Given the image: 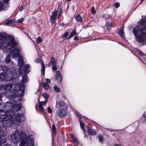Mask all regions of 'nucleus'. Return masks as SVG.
Returning <instances> with one entry per match:
<instances>
[{
    "label": "nucleus",
    "instance_id": "nucleus-1",
    "mask_svg": "<svg viewBox=\"0 0 146 146\" xmlns=\"http://www.w3.org/2000/svg\"><path fill=\"white\" fill-rule=\"evenodd\" d=\"M133 32L137 41L139 43L145 42L146 43V19H141L133 28Z\"/></svg>",
    "mask_w": 146,
    "mask_h": 146
},
{
    "label": "nucleus",
    "instance_id": "nucleus-2",
    "mask_svg": "<svg viewBox=\"0 0 146 146\" xmlns=\"http://www.w3.org/2000/svg\"><path fill=\"white\" fill-rule=\"evenodd\" d=\"M10 104L11 105V107L13 109H14V111L15 110L18 113L17 115L15 113L11 115L10 113V127L12 125L15 124L16 125H19L20 122L21 121H23L25 119V117L23 114L19 113V111L20 110L21 108L22 105L20 103H14L13 104L10 102Z\"/></svg>",
    "mask_w": 146,
    "mask_h": 146
},
{
    "label": "nucleus",
    "instance_id": "nucleus-3",
    "mask_svg": "<svg viewBox=\"0 0 146 146\" xmlns=\"http://www.w3.org/2000/svg\"><path fill=\"white\" fill-rule=\"evenodd\" d=\"M21 50V47H15L13 49L10 48V55L12 56L13 58H18V64L19 66V68L18 69L19 75H21L22 74L21 68L23 64V58L20 54Z\"/></svg>",
    "mask_w": 146,
    "mask_h": 146
},
{
    "label": "nucleus",
    "instance_id": "nucleus-4",
    "mask_svg": "<svg viewBox=\"0 0 146 146\" xmlns=\"http://www.w3.org/2000/svg\"><path fill=\"white\" fill-rule=\"evenodd\" d=\"M11 138L14 139L16 141H18L20 139L21 140L19 143V146H24L27 140V137L26 134L23 132L19 133V131L16 130L11 135Z\"/></svg>",
    "mask_w": 146,
    "mask_h": 146
},
{
    "label": "nucleus",
    "instance_id": "nucleus-5",
    "mask_svg": "<svg viewBox=\"0 0 146 146\" xmlns=\"http://www.w3.org/2000/svg\"><path fill=\"white\" fill-rule=\"evenodd\" d=\"M1 112L0 113V122H2L3 125L0 126V128L1 129V132L5 134L7 131L6 127L9 126V124L8 123H9V120H8L9 113L6 110Z\"/></svg>",
    "mask_w": 146,
    "mask_h": 146
},
{
    "label": "nucleus",
    "instance_id": "nucleus-6",
    "mask_svg": "<svg viewBox=\"0 0 146 146\" xmlns=\"http://www.w3.org/2000/svg\"><path fill=\"white\" fill-rule=\"evenodd\" d=\"M9 70V67L8 66L0 65V71L3 72V73H0V81L4 80L6 81H9V75L6 73Z\"/></svg>",
    "mask_w": 146,
    "mask_h": 146
},
{
    "label": "nucleus",
    "instance_id": "nucleus-7",
    "mask_svg": "<svg viewBox=\"0 0 146 146\" xmlns=\"http://www.w3.org/2000/svg\"><path fill=\"white\" fill-rule=\"evenodd\" d=\"M17 82H16V83ZM25 86L23 84H15L14 88L11 93H15V92L19 93V91H20L21 95H23L25 91Z\"/></svg>",
    "mask_w": 146,
    "mask_h": 146
},
{
    "label": "nucleus",
    "instance_id": "nucleus-8",
    "mask_svg": "<svg viewBox=\"0 0 146 146\" xmlns=\"http://www.w3.org/2000/svg\"><path fill=\"white\" fill-rule=\"evenodd\" d=\"M10 47L12 48V49L15 47H20L18 40H16L13 36L11 35H10Z\"/></svg>",
    "mask_w": 146,
    "mask_h": 146
},
{
    "label": "nucleus",
    "instance_id": "nucleus-9",
    "mask_svg": "<svg viewBox=\"0 0 146 146\" xmlns=\"http://www.w3.org/2000/svg\"><path fill=\"white\" fill-rule=\"evenodd\" d=\"M12 94L10 97V100L13 101L15 102H18L20 101L21 100V97L23 95H21V93L15 92V93H12Z\"/></svg>",
    "mask_w": 146,
    "mask_h": 146
},
{
    "label": "nucleus",
    "instance_id": "nucleus-10",
    "mask_svg": "<svg viewBox=\"0 0 146 146\" xmlns=\"http://www.w3.org/2000/svg\"><path fill=\"white\" fill-rule=\"evenodd\" d=\"M11 74V77L10 79V82L11 80H14L18 77L17 72V70L15 68H10V74Z\"/></svg>",
    "mask_w": 146,
    "mask_h": 146
},
{
    "label": "nucleus",
    "instance_id": "nucleus-11",
    "mask_svg": "<svg viewBox=\"0 0 146 146\" xmlns=\"http://www.w3.org/2000/svg\"><path fill=\"white\" fill-rule=\"evenodd\" d=\"M7 111V112H9V102H8L5 104H3L0 103V112H4V111Z\"/></svg>",
    "mask_w": 146,
    "mask_h": 146
},
{
    "label": "nucleus",
    "instance_id": "nucleus-12",
    "mask_svg": "<svg viewBox=\"0 0 146 146\" xmlns=\"http://www.w3.org/2000/svg\"><path fill=\"white\" fill-rule=\"evenodd\" d=\"M56 114L59 116L64 117L67 114V109H58L56 111Z\"/></svg>",
    "mask_w": 146,
    "mask_h": 146
},
{
    "label": "nucleus",
    "instance_id": "nucleus-13",
    "mask_svg": "<svg viewBox=\"0 0 146 146\" xmlns=\"http://www.w3.org/2000/svg\"><path fill=\"white\" fill-rule=\"evenodd\" d=\"M0 40L5 42H9V35L3 33H0Z\"/></svg>",
    "mask_w": 146,
    "mask_h": 146
},
{
    "label": "nucleus",
    "instance_id": "nucleus-14",
    "mask_svg": "<svg viewBox=\"0 0 146 146\" xmlns=\"http://www.w3.org/2000/svg\"><path fill=\"white\" fill-rule=\"evenodd\" d=\"M0 90H4V94H7V95L8 93L9 92V84H8L6 85H0Z\"/></svg>",
    "mask_w": 146,
    "mask_h": 146
},
{
    "label": "nucleus",
    "instance_id": "nucleus-15",
    "mask_svg": "<svg viewBox=\"0 0 146 146\" xmlns=\"http://www.w3.org/2000/svg\"><path fill=\"white\" fill-rule=\"evenodd\" d=\"M56 107L58 108L67 109L68 105L65 104L63 101H60L58 103H56Z\"/></svg>",
    "mask_w": 146,
    "mask_h": 146
},
{
    "label": "nucleus",
    "instance_id": "nucleus-16",
    "mask_svg": "<svg viewBox=\"0 0 146 146\" xmlns=\"http://www.w3.org/2000/svg\"><path fill=\"white\" fill-rule=\"evenodd\" d=\"M30 65L29 64H23L21 68V70L23 71V73L25 74H28L30 71Z\"/></svg>",
    "mask_w": 146,
    "mask_h": 146
},
{
    "label": "nucleus",
    "instance_id": "nucleus-17",
    "mask_svg": "<svg viewBox=\"0 0 146 146\" xmlns=\"http://www.w3.org/2000/svg\"><path fill=\"white\" fill-rule=\"evenodd\" d=\"M52 13V15L50 16V23L52 25L55 22L58 14V11H54Z\"/></svg>",
    "mask_w": 146,
    "mask_h": 146
},
{
    "label": "nucleus",
    "instance_id": "nucleus-18",
    "mask_svg": "<svg viewBox=\"0 0 146 146\" xmlns=\"http://www.w3.org/2000/svg\"><path fill=\"white\" fill-rule=\"evenodd\" d=\"M55 78L57 82L61 84L62 79V76L58 70H57L56 72Z\"/></svg>",
    "mask_w": 146,
    "mask_h": 146
},
{
    "label": "nucleus",
    "instance_id": "nucleus-19",
    "mask_svg": "<svg viewBox=\"0 0 146 146\" xmlns=\"http://www.w3.org/2000/svg\"><path fill=\"white\" fill-rule=\"evenodd\" d=\"M47 101L45 100L44 102H40L39 103L38 108H39L40 111L43 113H44V111L43 110V105H45L47 102Z\"/></svg>",
    "mask_w": 146,
    "mask_h": 146
},
{
    "label": "nucleus",
    "instance_id": "nucleus-20",
    "mask_svg": "<svg viewBox=\"0 0 146 146\" xmlns=\"http://www.w3.org/2000/svg\"><path fill=\"white\" fill-rule=\"evenodd\" d=\"M1 129L0 128V146L3 144L6 141V139L5 138L4 135H1Z\"/></svg>",
    "mask_w": 146,
    "mask_h": 146
},
{
    "label": "nucleus",
    "instance_id": "nucleus-21",
    "mask_svg": "<svg viewBox=\"0 0 146 146\" xmlns=\"http://www.w3.org/2000/svg\"><path fill=\"white\" fill-rule=\"evenodd\" d=\"M119 34L123 39L125 40L126 39L125 37V35L123 27H121V28L120 30L119 31Z\"/></svg>",
    "mask_w": 146,
    "mask_h": 146
},
{
    "label": "nucleus",
    "instance_id": "nucleus-22",
    "mask_svg": "<svg viewBox=\"0 0 146 146\" xmlns=\"http://www.w3.org/2000/svg\"><path fill=\"white\" fill-rule=\"evenodd\" d=\"M8 46H9V42H7V45L4 46L3 48V52L6 54L8 53L9 50V48L8 47Z\"/></svg>",
    "mask_w": 146,
    "mask_h": 146
},
{
    "label": "nucleus",
    "instance_id": "nucleus-23",
    "mask_svg": "<svg viewBox=\"0 0 146 146\" xmlns=\"http://www.w3.org/2000/svg\"><path fill=\"white\" fill-rule=\"evenodd\" d=\"M22 74L21 75V76H22V78L21 79V82L22 84H25L26 83L28 80V77L26 74H25L23 76H22Z\"/></svg>",
    "mask_w": 146,
    "mask_h": 146
},
{
    "label": "nucleus",
    "instance_id": "nucleus-24",
    "mask_svg": "<svg viewBox=\"0 0 146 146\" xmlns=\"http://www.w3.org/2000/svg\"><path fill=\"white\" fill-rule=\"evenodd\" d=\"M87 131L89 135H96V132L94 129H92L91 128H88V129Z\"/></svg>",
    "mask_w": 146,
    "mask_h": 146
},
{
    "label": "nucleus",
    "instance_id": "nucleus-25",
    "mask_svg": "<svg viewBox=\"0 0 146 146\" xmlns=\"http://www.w3.org/2000/svg\"><path fill=\"white\" fill-rule=\"evenodd\" d=\"M56 60H55L54 58L52 57H51L50 62L49 63V65L51 66L52 65H54L56 64Z\"/></svg>",
    "mask_w": 146,
    "mask_h": 146
},
{
    "label": "nucleus",
    "instance_id": "nucleus-26",
    "mask_svg": "<svg viewBox=\"0 0 146 146\" xmlns=\"http://www.w3.org/2000/svg\"><path fill=\"white\" fill-rule=\"evenodd\" d=\"M78 34L76 33V30H73L69 36L68 37V38H69L71 37H72L74 35H77Z\"/></svg>",
    "mask_w": 146,
    "mask_h": 146
},
{
    "label": "nucleus",
    "instance_id": "nucleus-27",
    "mask_svg": "<svg viewBox=\"0 0 146 146\" xmlns=\"http://www.w3.org/2000/svg\"><path fill=\"white\" fill-rule=\"evenodd\" d=\"M52 136L53 135H54V136H55L56 134V127L55 125H52Z\"/></svg>",
    "mask_w": 146,
    "mask_h": 146
},
{
    "label": "nucleus",
    "instance_id": "nucleus-28",
    "mask_svg": "<svg viewBox=\"0 0 146 146\" xmlns=\"http://www.w3.org/2000/svg\"><path fill=\"white\" fill-rule=\"evenodd\" d=\"M75 19L77 22H82V18L79 14H78L75 17Z\"/></svg>",
    "mask_w": 146,
    "mask_h": 146
},
{
    "label": "nucleus",
    "instance_id": "nucleus-29",
    "mask_svg": "<svg viewBox=\"0 0 146 146\" xmlns=\"http://www.w3.org/2000/svg\"><path fill=\"white\" fill-rule=\"evenodd\" d=\"M42 66V68L41 70V71L42 73L44 75L45 73V66L44 64L43 63V60H42L41 63Z\"/></svg>",
    "mask_w": 146,
    "mask_h": 146
},
{
    "label": "nucleus",
    "instance_id": "nucleus-30",
    "mask_svg": "<svg viewBox=\"0 0 146 146\" xmlns=\"http://www.w3.org/2000/svg\"><path fill=\"white\" fill-rule=\"evenodd\" d=\"M72 138L73 140V141L74 143L77 145L79 144V142L78 140L76 138V137L74 135H73L72 136Z\"/></svg>",
    "mask_w": 146,
    "mask_h": 146
},
{
    "label": "nucleus",
    "instance_id": "nucleus-31",
    "mask_svg": "<svg viewBox=\"0 0 146 146\" xmlns=\"http://www.w3.org/2000/svg\"><path fill=\"white\" fill-rule=\"evenodd\" d=\"M79 121L80 124V127L81 128L83 131H84L85 130L84 123H83L82 121H81V120H79Z\"/></svg>",
    "mask_w": 146,
    "mask_h": 146
},
{
    "label": "nucleus",
    "instance_id": "nucleus-32",
    "mask_svg": "<svg viewBox=\"0 0 146 146\" xmlns=\"http://www.w3.org/2000/svg\"><path fill=\"white\" fill-rule=\"evenodd\" d=\"M111 23L110 22L108 21L106 22V25L107 28L109 31L111 29Z\"/></svg>",
    "mask_w": 146,
    "mask_h": 146
},
{
    "label": "nucleus",
    "instance_id": "nucleus-33",
    "mask_svg": "<svg viewBox=\"0 0 146 146\" xmlns=\"http://www.w3.org/2000/svg\"><path fill=\"white\" fill-rule=\"evenodd\" d=\"M42 96L44 98L45 100L47 101L49 98L48 95L47 93H45L42 94Z\"/></svg>",
    "mask_w": 146,
    "mask_h": 146
},
{
    "label": "nucleus",
    "instance_id": "nucleus-34",
    "mask_svg": "<svg viewBox=\"0 0 146 146\" xmlns=\"http://www.w3.org/2000/svg\"><path fill=\"white\" fill-rule=\"evenodd\" d=\"M43 87L45 90H48L49 88V86L48 84L46 83H44L42 85Z\"/></svg>",
    "mask_w": 146,
    "mask_h": 146
},
{
    "label": "nucleus",
    "instance_id": "nucleus-35",
    "mask_svg": "<svg viewBox=\"0 0 146 146\" xmlns=\"http://www.w3.org/2000/svg\"><path fill=\"white\" fill-rule=\"evenodd\" d=\"M42 40L40 36L38 37L36 40V42L37 44H40L42 42Z\"/></svg>",
    "mask_w": 146,
    "mask_h": 146
},
{
    "label": "nucleus",
    "instance_id": "nucleus-36",
    "mask_svg": "<svg viewBox=\"0 0 146 146\" xmlns=\"http://www.w3.org/2000/svg\"><path fill=\"white\" fill-rule=\"evenodd\" d=\"M103 17L106 19H108L110 18V15L108 13L104 14L102 16Z\"/></svg>",
    "mask_w": 146,
    "mask_h": 146
},
{
    "label": "nucleus",
    "instance_id": "nucleus-37",
    "mask_svg": "<svg viewBox=\"0 0 146 146\" xmlns=\"http://www.w3.org/2000/svg\"><path fill=\"white\" fill-rule=\"evenodd\" d=\"M4 62L6 63H9V54H8L6 57L5 58L4 60Z\"/></svg>",
    "mask_w": 146,
    "mask_h": 146
},
{
    "label": "nucleus",
    "instance_id": "nucleus-38",
    "mask_svg": "<svg viewBox=\"0 0 146 146\" xmlns=\"http://www.w3.org/2000/svg\"><path fill=\"white\" fill-rule=\"evenodd\" d=\"M54 89L55 92H59L60 91V88H58L57 86H54Z\"/></svg>",
    "mask_w": 146,
    "mask_h": 146
},
{
    "label": "nucleus",
    "instance_id": "nucleus-39",
    "mask_svg": "<svg viewBox=\"0 0 146 146\" xmlns=\"http://www.w3.org/2000/svg\"><path fill=\"white\" fill-rule=\"evenodd\" d=\"M98 138L99 142H101L103 140V137L102 135H99L98 137Z\"/></svg>",
    "mask_w": 146,
    "mask_h": 146
},
{
    "label": "nucleus",
    "instance_id": "nucleus-40",
    "mask_svg": "<svg viewBox=\"0 0 146 146\" xmlns=\"http://www.w3.org/2000/svg\"><path fill=\"white\" fill-rule=\"evenodd\" d=\"M25 21V19L23 18H22L18 20L17 21V23H21Z\"/></svg>",
    "mask_w": 146,
    "mask_h": 146
},
{
    "label": "nucleus",
    "instance_id": "nucleus-41",
    "mask_svg": "<svg viewBox=\"0 0 146 146\" xmlns=\"http://www.w3.org/2000/svg\"><path fill=\"white\" fill-rule=\"evenodd\" d=\"M76 114L77 116L79 118L78 119V120L79 121L81 120V119H82V115L80 114L78 112H76Z\"/></svg>",
    "mask_w": 146,
    "mask_h": 146
},
{
    "label": "nucleus",
    "instance_id": "nucleus-42",
    "mask_svg": "<svg viewBox=\"0 0 146 146\" xmlns=\"http://www.w3.org/2000/svg\"><path fill=\"white\" fill-rule=\"evenodd\" d=\"M15 16L14 17L13 19H10V25L11 23H12L15 22L17 23L16 21L15 20Z\"/></svg>",
    "mask_w": 146,
    "mask_h": 146
},
{
    "label": "nucleus",
    "instance_id": "nucleus-43",
    "mask_svg": "<svg viewBox=\"0 0 146 146\" xmlns=\"http://www.w3.org/2000/svg\"><path fill=\"white\" fill-rule=\"evenodd\" d=\"M68 35V33L67 32H65L62 36V38H65Z\"/></svg>",
    "mask_w": 146,
    "mask_h": 146
},
{
    "label": "nucleus",
    "instance_id": "nucleus-44",
    "mask_svg": "<svg viewBox=\"0 0 146 146\" xmlns=\"http://www.w3.org/2000/svg\"><path fill=\"white\" fill-rule=\"evenodd\" d=\"M30 141L31 142L30 144V146H35L34 144V141L32 139H30Z\"/></svg>",
    "mask_w": 146,
    "mask_h": 146
},
{
    "label": "nucleus",
    "instance_id": "nucleus-45",
    "mask_svg": "<svg viewBox=\"0 0 146 146\" xmlns=\"http://www.w3.org/2000/svg\"><path fill=\"white\" fill-rule=\"evenodd\" d=\"M91 12L92 14H94L96 13V11L94 7H92L91 9Z\"/></svg>",
    "mask_w": 146,
    "mask_h": 146
},
{
    "label": "nucleus",
    "instance_id": "nucleus-46",
    "mask_svg": "<svg viewBox=\"0 0 146 146\" xmlns=\"http://www.w3.org/2000/svg\"><path fill=\"white\" fill-rule=\"evenodd\" d=\"M114 5L116 8H117L120 6V4L119 3L116 2L115 3Z\"/></svg>",
    "mask_w": 146,
    "mask_h": 146
},
{
    "label": "nucleus",
    "instance_id": "nucleus-47",
    "mask_svg": "<svg viewBox=\"0 0 146 146\" xmlns=\"http://www.w3.org/2000/svg\"><path fill=\"white\" fill-rule=\"evenodd\" d=\"M62 13V10L60 9V10L59 13L58 14V18H60V17L61 16Z\"/></svg>",
    "mask_w": 146,
    "mask_h": 146
},
{
    "label": "nucleus",
    "instance_id": "nucleus-48",
    "mask_svg": "<svg viewBox=\"0 0 146 146\" xmlns=\"http://www.w3.org/2000/svg\"><path fill=\"white\" fill-rule=\"evenodd\" d=\"M139 54L141 56H145V54L144 53H143L142 51H141V50L139 51Z\"/></svg>",
    "mask_w": 146,
    "mask_h": 146
},
{
    "label": "nucleus",
    "instance_id": "nucleus-49",
    "mask_svg": "<svg viewBox=\"0 0 146 146\" xmlns=\"http://www.w3.org/2000/svg\"><path fill=\"white\" fill-rule=\"evenodd\" d=\"M47 111L49 113H51L52 111V110L51 109V108L50 107H48L47 108Z\"/></svg>",
    "mask_w": 146,
    "mask_h": 146
},
{
    "label": "nucleus",
    "instance_id": "nucleus-50",
    "mask_svg": "<svg viewBox=\"0 0 146 146\" xmlns=\"http://www.w3.org/2000/svg\"><path fill=\"white\" fill-rule=\"evenodd\" d=\"M52 70H57V68L56 67V66L54 65H53V66L52 67Z\"/></svg>",
    "mask_w": 146,
    "mask_h": 146
},
{
    "label": "nucleus",
    "instance_id": "nucleus-51",
    "mask_svg": "<svg viewBox=\"0 0 146 146\" xmlns=\"http://www.w3.org/2000/svg\"><path fill=\"white\" fill-rule=\"evenodd\" d=\"M4 46V43L1 42H0V48H2Z\"/></svg>",
    "mask_w": 146,
    "mask_h": 146
},
{
    "label": "nucleus",
    "instance_id": "nucleus-52",
    "mask_svg": "<svg viewBox=\"0 0 146 146\" xmlns=\"http://www.w3.org/2000/svg\"><path fill=\"white\" fill-rule=\"evenodd\" d=\"M13 84H14L13 83H10V90L12 89L13 86Z\"/></svg>",
    "mask_w": 146,
    "mask_h": 146
},
{
    "label": "nucleus",
    "instance_id": "nucleus-53",
    "mask_svg": "<svg viewBox=\"0 0 146 146\" xmlns=\"http://www.w3.org/2000/svg\"><path fill=\"white\" fill-rule=\"evenodd\" d=\"M144 119L145 121H146V113H144L143 114Z\"/></svg>",
    "mask_w": 146,
    "mask_h": 146
},
{
    "label": "nucleus",
    "instance_id": "nucleus-54",
    "mask_svg": "<svg viewBox=\"0 0 146 146\" xmlns=\"http://www.w3.org/2000/svg\"><path fill=\"white\" fill-rule=\"evenodd\" d=\"M45 81L46 82V83H49L50 82V80L48 78L46 79Z\"/></svg>",
    "mask_w": 146,
    "mask_h": 146
},
{
    "label": "nucleus",
    "instance_id": "nucleus-55",
    "mask_svg": "<svg viewBox=\"0 0 146 146\" xmlns=\"http://www.w3.org/2000/svg\"><path fill=\"white\" fill-rule=\"evenodd\" d=\"M3 4H2L1 2L0 1V11L3 8Z\"/></svg>",
    "mask_w": 146,
    "mask_h": 146
},
{
    "label": "nucleus",
    "instance_id": "nucleus-56",
    "mask_svg": "<svg viewBox=\"0 0 146 146\" xmlns=\"http://www.w3.org/2000/svg\"><path fill=\"white\" fill-rule=\"evenodd\" d=\"M35 62L37 63H39L40 62V60L39 59H36L35 60Z\"/></svg>",
    "mask_w": 146,
    "mask_h": 146
},
{
    "label": "nucleus",
    "instance_id": "nucleus-57",
    "mask_svg": "<svg viewBox=\"0 0 146 146\" xmlns=\"http://www.w3.org/2000/svg\"><path fill=\"white\" fill-rule=\"evenodd\" d=\"M23 6H21L19 8V11H23Z\"/></svg>",
    "mask_w": 146,
    "mask_h": 146
},
{
    "label": "nucleus",
    "instance_id": "nucleus-58",
    "mask_svg": "<svg viewBox=\"0 0 146 146\" xmlns=\"http://www.w3.org/2000/svg\"><path fill=\"white\" fill-rule=\"evenodd\" d=\"M74 39L75 40H78L79 39L78 37L77 36H75L74 37Z\"/></svg>",
    "mask_w": 146,
    "mask_h": 146
},
{
    "label": "nucleus",
    "instance_id": "nucleus-59",
    "mask_svg": "<svg viewBox=\"0 0 146 146\" xmlns=\"http://www.w3.org/2000/svg\"><path fill=\"white\" fill-rule=\"evenodd\" d=\"M9 0H3L4 2L3 3H7L8 2Z\"/></svg>",
    "mask_w": 146,
    "mask_h": 146
},
{
    "label": "nucleus",
    "instance_id": "nucleus-60",
    "mask_svg": "<svg viewBox=\"0 0 146 146\" xmlns=\"http://www.w3.org/2000/svg\"><path fill=\"white\" fill-rule=\"evenodd\" d=\"M5 23L6 25H9V20H8Z\"/></svg>",
    "mask_w": 146,
    "mask_h": 146
},
{
    "label": "nucleus",
    "instance_id": "nucleus-61",
    "mask_svg": "<svg viewBox=\"0 0 146 146\" xmlns=\"http://www.w3.org/2000/svg\"><path fill=\"white\" fill-rule=\"evenodd\" d=\"M60 25L62 27H63L64 26V22H62L60 24Z\"/></svg>",
    "mask_w": 146,
    "mask_h": 146
},
{
    "label": "nucleus",
    "instance_id": "nucleus-62",
    "mask_svg": "<svg viewBox=\"0 0 146 146\" xmlns=\"http://www.w3.org/2000/svg\"><path fill=\"white\" fill-rule=\"evenodd\" d=\"M139 58L140 60L144 64H146L145 63V62L144 61H143L139 57Z\"/></svg>",
    "mask_w": 146,
    "mask_h": 146
},
{
    "label": "nucleus",
    "instance_id": "nucleus-63",
    "mask_svg": "<svg viewBox=\"0 0 146 146\" xmlns=\"http://www.w3.org/2000/svg\"><path fill=\"white\" fill-rule=\"evenodd\" d=\"M3 146H9V144H6L3 145Z\"/></svg>",
    "mask_w": 146,
    "mask_h": 146
},
{
    "label": "nucleus",
    "instance_id": "nucleus-64",
    "mask_svg": "<svg viewBox=\"0 0 146 146\" xmlns=\"http://www.w3.org/2000/svg\"><path fill=\"white\" fill-rule=\"evenodd\" d=\"M114 146H121V145H117V144H116V145H115Z\"/></svg>",
    "mask_w": 146,
    "mask_h": 146
}]
</instances>
